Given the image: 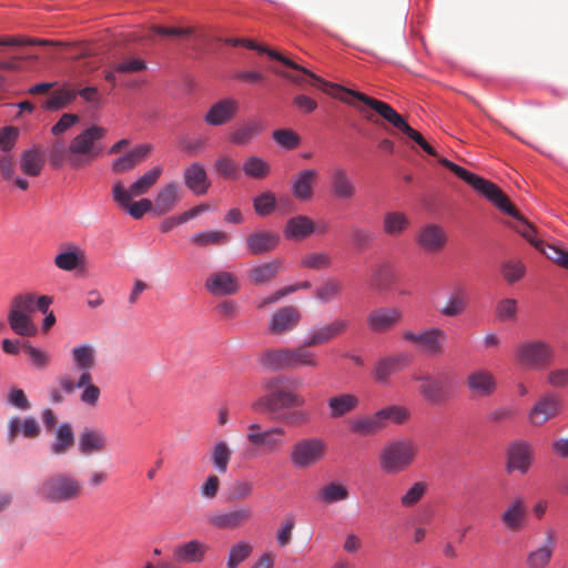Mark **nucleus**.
<instances>
[{
    "label": "nucleus",
    "mask_w": 568,
    "mask_h": 568,
    "mask_svg": "<svg viewBox=\"0 0 568 568\" xmlns=\"http://www.w3.org/2000/svg\"><path fill=\"white\" fill-rule=\"evenodd\" d=\"M438 162L446 169L450 170L467 184H469L475 191L484 195L501 212L518 220L521 225L517 229V231L549 260L555 262L557 265L568 270V252L559 246L545 244L542 241L536 240V231L532 225L529 224L520 215L516 207L510 203L509 199L496 184L467 171L466 169L455 164L448 159L439 158Z\"/></svg>",
    "instance_id": "nucleus-1"
},
{
    "label": "nucleus",
    "mask_w": 568,
    "mask_h": 568,
    "mask_svg": "<svg viewBox=\"0 0 568 568\" xmlns=\"http://www.w3.org/2000/svg\"><path fill=\"white\" fill-rule=\"evenodd\" d=\"M263 387L265 394L252 404L255 412L266 414L273 420L290 426L310 423L311 414L300 409L306 404V399L291 387V378L285 376L270 377L263 382Z\"/></svg>",
    "instance_id": "nucleus-2"
},
{
    "label": "nucleus",
    "mask_w": 568,
    "mask_h": 568,
    "mask_svg": "<svg viewBox=\"0 0 568 568\" xmlns=\"http://www.w3.org/2000/svg\"><path fill=\"white\" fill-rule=\"evenodd\" d=\"M106 130L92 125L77 134L65 146L63 141H55L50 151V162L53 166L67 163L72 169L89 166L102 152L99 140L103 139Z\"/></svg>",
    "instance_id": "nucleus-3"
},
{
    "label": "nucleus",
    "mask_w": 568,
    "mask_h": 568,
    "mask_svg": "<svg viewBox=\"0 0 568 568\" xmlns=\"http://www.w3.org/2000/svg\"><path fill=\"white\" fill-rule=\"evenodd\" d=\"M162 173L163 168L156 165L140 176L128 189L121 181L115 182L112 186L113 201L133 219H141L145 213L154 211L153 203L149 199H141L138 202H132V200L146 194L158 183Z\"/></svg>",
    "instance_id": "nucleus-4"
},
{
    "label": "nucleus",
    "mask_w": 568,
    "mask_h": 568,
    "mask_svg": "<svg viewBox=\"0 0 568 568\" xmlns=\"http://www.w3.org/2000/svg\"><path fill=\"white\" fill-rule=\"evenodd\" d=\"M332 88L338 91L339 95L345 97L349 101L347 102L348 104H354L353 101L349 99L351 97L362 101L371 109L376 111L383 119L393 124L396 129L400 130L408 138L414 140L426 153H428L432 156H437V153L434 150V148L426 142L423 135L413 128H410L407 124V122L402 118V115L397 113L389 104L367 97L361 92L351 89H345L338 84H332Z\"/></svg>",
    "instance_id": "nucleus-5"
},
{
    "label": "nucleus",
    "mask_w": 568,
    "mask_h": 568,
    "mask_svg": "<svg viewBox=\"0 0 568 568\" xmlns=\"http://www.w3.org/2000/svg\"><path fill=\"white\" fill-rule=\"evenodd\" d=\"M40 497L50 504H64L77 500L83 494V484L68 473L48 476L39 486Z\"/></svg>",
    "instance_id": "nucleus-6"
},
{
    "label": "nucleus",
    "mask_w": 568,
    "mask_h": 568,
    "mask_svg": "<svg viewBox=\"0 0 568 568\" xmlns=\"http://www.w3.org/2000/svg\"><path fill=\"white\" fill-rule=\"evenodd\" d=\"M306 347L307 346L304 344L295 348L282 347L266 349L260 354V363L271 371L298 368L303 366L316 368L318 361L315 354L306 349Z\"/></svg>",
    "instance_id": "nucleus-7"
},
{
    "label": "nucleus",
    "mask_w": 568,
    "mask_h": 568,
    "mask_svg": "<svg viewBox=\"0 0 568 568\" xmlns=\"http://www.w3.org/2000/svg\"><path fill=\"white\" fill-rule=\"evenodd\" d=\"M417 452L416 443L410 439L392 440L381 452V468L388 475L399 474L413 464Z\"/></svg>",
    "instance_id": "nucleus-8"
},
{
    "label": "nucleus",
    "mask_w": 568,
    "mask_h": 568,
    "mask_svg": "<svg viewBox=\"0 0 568 568\" xmlns=\"http://www.w3.org/2000/svg\"><path fill=\"white\" fill-rule=\"evenodd\" d=\"M514 356L520 367L541 371L554 362L555 348L544 339H527L516 346Z\"/></svg>",
    "instance_id": "nucleus-9"
},
{
    "label": "nucleus",
    "mask_w": 568,
    "mask_h": 568,
    "mask_svg": "<svg viewBox=\"0 0 568 568\" xmlns=\"http://www.w3.org/2000/svg\"><path fill=\"white\" fill-rule=\"evenodd\" d=\"M564 399L555 392L547 390L537 396L528 408L526 419L529 426L540 428L561 415Z\"/></svg>",
    "instance_id": "nucleus-10"
},
{
    "label": "nucleus",
    "mask_w": 568,
    "mask_h": 568,
    "mask_svg": "<svg viewBox=\"0 0 568 568\" xmlns=\"http://www.w3.org/2000/svg\"><path fill=\"white\" fill-rule=\"evenodd\" d=\"M327 444L320 437H303L296 440L290 450V462L296 469H307L324 459Z\"/></svg>",
    "instance_id": "nucleus-11"
},
{
    "label": "nucleus",
    "mask_w": 568,
    "mask_h": 568,
    "mask_svg": "<svg viewBox=\"0 0 568 568\" xmlns=\"http://www.w3.org/2000/svg\"><path fill=\"white\" fill-rule=\"evenodd\" d=\"M402 338L414 344L420 352L427 355L438 356L445 352L447 334L443 328L428 327L417 333L409 329L404 331Z\"/></svg>",
    "instance_id": "nucleus-12"
},
{
    "label": "nucleus",
    "mask_w": 568,
    "mask_h": 568,
    "mask_svg": "<svg viewBox=\"0 0 568 568\" xmlns=\"http://www.w3.org/2000/svg\"><path fill=\"white\" fill-rule=\"evenodd\" d=\"M247 430V442L253 446L261 447L267 454L281 452L286 444V430L281 426L263 429L260 424L253 423L248 425Z\"/></svg>",
    "instance_id": "nucleus-13"
},
{
    "label": "nucleus",
    "mask_w": 568,
    "mask_h": 568,
    "mask_svg": "<svg viewBox=\"0 0 568 568\" xmlns=\"http://www.w3.org/2000/svg\"><path fill=\"white\" fill-rule=\"evenodd\" d=\"M241 45H244V47H246L247 49H251V50H255V51H257L260 53H266L271 59L280 61L284 65H286V67H288L291 69H294L296 71H301L305 75H308L314 81V85H317L324 92L331 94L334 98L339 99L343 102H349L345 97L339 95L338 91H336V90H334L332 88L333 83L324 81L323 79H321L320 77H317L316 74L311 72L310 70L301 67L300 64L295 63L291 59H288V58L284 57L283 54H281L280 52H277V51H275L273 49L266 48L264 45L257 44L254 41H252L250 39H244V38H241Z\"/></svg>",
    "instance_id": "nucleus-14"
},
{
    "label": "nucleus",
    "mask_w": 568,
    "mask_h": 568,
    "mask_svg": "<svg viewBox=\"0 0 568 568\" xmlns=\"http://www.w3.org/2000/svg\"><path fill=\"white\" fill-rule=\"evenodd\" d=\"M448 374H430L418 372L412 376V381L418 383L417 390L419 395L429 404H440L446 396V379Z\"/></svg>",
    "instance_id": "nucleus-15"
},
{
    "label": "nucleus",
    "mask_w": 568,
    "mask_h": 568,
    "mask_svg": "<svg viewBox=\"0 0 568 568\" xmlns=\"http://www.w3.org/2000/svg\"><path fill=\"white\" fill-rule=\"evenodd\" d=\"M58 382L65 394L69 395L73 394L77 389L82 388L80 400L90 407L97 406L101 396V389L93 383L92 375H79L77 381H73L69 375H63L58 379Z\"/></svg>",
    "instance_id": "nucleus-16"
},
{
    "label": "nucleus",
    "mask_w": 568,
    "mask_h": 568,
    "mask_svg": "<svg viewBox=\"0 0 568 568\" xmlns=\"http://www.w3.org/2000/svg\"><path fill=\"white\" fill-rule=\"evenodd\" d=\"M415 242L424 253L437 254L446 247L448 235L443 226L426 223L416 232Z\"/></svg>",
    "instance_id": "nucleus-17"
},
{
    "label": "nucleus",
    "mask_w": 568,
    "mask_h": 568,
    "mask_svg": "<svg viewBox=\"0 0 568 568\" xmlns=\"http://www.w3.org/2000/svg\"><path fill=\"white\" fill-rule=\"evenodd\" d=\"M557 531L549 527L545 530L541 544L527 552V568H548L557 549Z\"/></svg>",
    "instance_id": "nucleus-18"
},
{
    "label": "nucleus",
    "mask_w": 568,
    "mask_h": 568,
    "mask_svg": "<svg viewBox=\"0 0 568 568\" xmlns=\"http://www.w3.org/2000/svg\"><path fill=\"white\" fill-rule=\"evenodd\" d=\"M503 527L513 534L523 531L528 523L527 504L520 496L514 497L499 516Z\"/></svg>",
    "instance_id": "nucleus-19"
},
{
    "label": "nucleus",
    "mask_w": 568,
    "mask_h": 568,
    "mask_svg": "<svg viewBox=\"0 0 568 568\" xmlns=\"http://www.w3.org/2000/svg\"><path fill=\"white\" fill-rule=\"evenodd\" d=\"M465 385L474 398L491 397L498 388L496 376L486 368L471 371L466 376Z\"/></svg>",
    "instance_id": "nucleus-20"
},
{
    "label": "nucleus",
    "mask_w": 568,
    "mask_h": 568,
    "mask_svg": "<svg viewBox=\"0 0 568 568\" xmlns=\"http://www.w3.org/2000/svg\"><path fill=\"white\" fill-rule=\"evenodd\" d=\"M253 510L248 506H239L226 511H215L207 517L211 526L223 530H235L251 520Z\"/></svg>",
    "instance_id": "nucleus-21"
},
{
    "label": "nucleus",
    "mask_w": 568,
    "mask_h": 568,
    "mask_svg": "<svg viewBox=\"0 0 568 568\" xmlns=\"http://www.w3.org/2000/svg\"><path fill=\"white\" fill-rule=\"evenodd\" d=\"M410 363V356L406 353H396L379 358L373 368V378L379 384H386L390 376Z\"/></svg>",
    "instance_id": "nucleus-22"
},
{
    "label": "nucleus",
    "mask_w": 568,
    "mask_h": 568,
    "mask_svg": "<svg viewBox=\"0 0 568 568\" xmlns=\"http://www.w3.org/2000/svg\"><path fill=\"white\" fill-rule=\"evenodd\" d=\"M403 313L397 307H378L367 315V325L374 333H386L402 321Z\"/></svg>",
    "instance_id": "nucleus-23"
},
{
    "label": "nucleus",
    "mask_w": 568,
    "mask_h": 568,
    "mask_svg": "<svg viewBox=\"0 0 568 568\" xmlns=\"http://www.w3.org/2000/svg\"><path fill=\"white\" fill-rule=\"evenodd\" d=\"M349 327V321L337 317L333 322L315 327L305 339V346H317L326 344L334 338L343 335Z\"/></svg>",
    "instance_id": "nucleus-24"
},
{
    "label": "nucleus",
    "mask_w": 568,
    "mask_h": 568,
    "mask_svg": "<svg viewBox=\"0 0 568 568\" xmlns=\"http://www.w3.org/2000/svg\"><path fill=\"white\" fill-rule=\"evenodd\" d=\"M329 193L339 201H349L355 197L357 187L346 169L334 168L329 175Z\"/></svg>",
    "instance_id": "nucleus-25"
},
{
    "label": "nucleus",
    "mask_w": 568,
    "mask_h": 568,
    "mask_svg": "<svg viewBox=\"0 0 568 568\" xmlns=\"http://www.w3.org/2000/svg\"><path fill=\"white\" fill-rule=\"evenodd\" d=\"M534 449L526 440L514 442L507 453V470H518L526 474L532 463Z\"/></svg>",
    "instance_id": "nucleus-26"
},
{
    "label": "nucleus",
    "mask_w": 568,
    "mask_h": 568,
    "mask_svg": "<svg viewBox=\"0 0 568 568\" xmlns=\"http://www.w3.org/2000/svg\"><path fill=\"white\" fill-rule=\"evenodd\" d=\"M302 314L295 306L277 308L271 316L268 329L274 335H282L294 329L301 322Z\"/></svg>",
    "instance_id": "nucleus-27"
},
{
    "label": "nucleus",
    "mask_w": 568,
    "mask_h": 568,
    "mask_svg": "<svg viewBox=\"0 0 568 568\" xmlns=\"http://www.w3.org/2000/svg\"><path fill=\"white\" fill-rule=\"evenodd\" d=\"M239 102L233 98H225L213 103L204 115L209 125L220 126L229 123L237 114Z\"/></svg>",
    "instance_id": "nucleus-28"
},
{
    "label": "nucleus",
    "mask_w": 568,
    "mask_h": 568,
    "mask_svg": "<svg viewBox=\"0 0 568 568\" xmlns=\"http://www.w3.org/2000/svg\"><path fill=\"white\" fill-rule=\"evenodd\" d=\"M205 288L213 295H233L240 290L235 274L230 272H214L205 281Z\"/></svg>",
    "instance_id": "nucleus-29"
},
{
    "label": "nucleus",
    "mask_w": 568,
    "mask_h": 568,
    "mask_svg": "<svg viewBox=\"0 0 568 568\" xmlns=\"http://www.w3.org/2000/svg\"><path fill=\"white\" fill-rule=\"evenodd\" d=\"M183 181L185 186L195 195H204L211 182L203 164L193 162L187 165L183 171Z\"/></svg>",
    "instance_id": "nucleus-30"
},
{
    "label": "nucleus",
    "mask_w": 568,
    "mask_h": 568,
    "mask_svg": "<svg viewBox=\"0 0 568 568\" xmlns=\"http://www.w3.org/2000/svg\"><path fill=\"white\" fill-rule=\"evenodd\" d=\"M152 151V145L150 144H140L125 154L115 159L112 163V171L114 173L121 174L129 171H132L140 163L145 161Z\"/></svg>",
    "instance_id": "nucleus-31"
},
{
    "label": "nucleus",
    "mask_w": 568,
    "mask_h": 568,
    "mask_svg": "<svg viewBox=\"0 0 568 568\" xmlns=\"http://www.w3.org/2000/svg\"><path fill=\"white\" fill-rule=\"evenodd\" d=\"M359 397L352 393H338L327 399L328 416L331 419H339L359 406Z\"/></svg>",
    "instance_id": "nucleus-32"
},
{
    "label": "nucleus",
    "mask_w": 568,
    "mask_h": 568,
    "mask_svg": "<svg viewBox=\"0 0 568 568\" xmlns=\"http://www.w3.org/2000/svg\"><path fill=\"white\" fill-rule=\"evenodd\" d=\"M71 357L79 375H92L91 371L97 366V349L92 344L83 343L71 349Z\"/></svg>",
    "instance_id": "nucleus-33"
},
{
    "label": "nucleus",
    "mask_w": 568,
    "mask_h": 568,
    "mask_svg": "<svg viewBox=\"0 0 568 568\" xmlns=\"http://www.w3.org/2000/svg\"><path fill=\"white\" fill-rule=\"evenodd\" d=\"M318 179V172L315 169H307L298 172L292 180V194L300 201H310L313 197V185Z\"/></svg>",
    "instance_id": "nucleus-34"
},
{
    "label": "nucleus",
    "mask_w": 568,
    "mask_h": 568,
    "mask_svg": "<svg viewBox=\"0 0 568 568\" xmlns=\"http://www.w3.org/2000/svg\"><path fill=\"white\" fill-rule=\"evenodd\" d=\"M316 232V224L306 215H296L287 220L284 236L291 241H303Z\"/></svg>",
    "instance_id": "nucleus-35"
},
{
    "label": "nucleus",
    "mask_w": 568,
    "mask_h": 568,
    "mask_svg": "<svg viewBox=\"0 0 568 568\" xmlns=\"http://www.w3.org/2000/svg\"><path fill=\"white\" fill-rule=\"evenodd\" d=\"M207 547L199 540L179 544L173 548V559L179 564H195L204 559Z\"/></svg>",
    "instance_id": "nucleus-36"
},
{
    "label": "nucleus",
    "mask_w": 568,
    "mask_h": 568,
    "mask_svg": "<svg viewBox=\"0 0 568 568\" xmlns=\"http://www.w3.org/2000/svg\"><path fill=\"white\" fill-rule=\"evenodd\" d=\"M40 432L41 428L36 418L27 417L22 419L20 417H12L8 423L7 439L12 445L20 434L26 438H36L40 435Z\"/></svg>",
    "instance_id": "nucleus-37"
},
{
    "label": "nucleus",
    "mask_w": 568,
    "mask_h": 568,
    "mask_svg": "<svg viewBox=\"0 0 568 568\" xmlns=\"http://www.w3.org/2000/svg\"><path fill=\"white\" fill-rule=\"evenodd\" d=\"M349 432L361 437L374 436L385 427L377 412L372 415L357 416L348 422Z\"/></svg>",
    "instance_id": "nucleus-38"
},
{
    "label": "nucleus",
    "mask_w": 568,
    "mask_h": 568,
    "mask_svg": "<svg viewBox=\"0 0 568 568\" xmlns=\"http://www.w3.org/2000/svg\"><path fill=\"white\" fill-rule=\"evenodd\" d=\"M181 200L180 189L175 182H170L159 190L153 206L154 213L163 215L171 212Z\"/></svg>",
    "instance_id": "nucleus-39"
},
{
    "label": "nucleus",
    "mask_w": 568,
    "mask_h": 568,
    "mask_svg": "<svg viewBox=\"0 0 568 568\" xmlns=\"http://www.w3.org/2000/svg\"><path fill=\"white\" fill-rule=\"evenodd\" d=\"M280 243V235L272 231L254 232L246 239L251 254L260 255L274 250Z\"/></svg>",
    "instance_id": "nucleus-40"
},
{
    "label": "nucleus",
    "mask_w": 568,
    "mask_h": 568,
    "mask_svg": "<svg viewBox=\"0 0 568 568\" xmlns=\"http://www.w3.org/2000/svg\"><path fill=\"white\" fill-rule=\"evenodd\" d=\"M410 226V219L402 211H389L383 215V232L390 237L402 236Z\"/></svg>",
    "instance_id": "nucleus-41"
},
{
    "label": "nucleus",
    "mask_w": 568,
    "mask_h": 568,
    "mask_svg": "<svg viewBox=\"0 0 568 568\" xmlns=\"http://www.w3.org/2000/svg\"><path fill=\"white\" fill-rule=\"evenodd\" d=\"M348 498V487L338 480H332L326 483L317 491V500L326 506L345 501Z\"/></svg>",
    "instance_id": "nucleus-42"
},
{
    "label": "nucleus",
    "mask_w": 568,
    "mask_h": 568,
    "mask_svg": "<svg viewBox=\"0 0 568 568\" xmlns=\"http://www.w3.org/2000/svg\"><path fill=\"white\" fill-rule=\"evenodd\" d=\"M106 448V438L101 430L85 428L79 437V450L84 455L102 452Z\"/></svg>",
    "instance_id": "nucleus-43"
},
{
    "label": "nucleus",
    "mask_w": 568,
    "mask_h": 568,
    "mask_svg": "<svg viewBox=\"0 0 568 568\" xmlns=\"http://www.w3.org/2000/svg\"><path fill=\"white\" fill-rule=\"evenodd\" d=\"M84 251L75 245H69L64 252L54 257V265L62 271L71 272L84 264Z\"/></svg>",
    "instance_id": "nucleus-44"
},
{
    "label": "nucleus",
    "mask_w": 568,
    "mask_h": 568,
    "mask_svg": "<svg viewBox=\"0 0 568 568\" xmlns=\"http://www.w3.org/2000/svg\"><path fill=\"white\" fill-rule=\"evenodd\" d=\"M211 463L215 470L220 474H225L232 457V448L224 439H217L211 447Z\"/></svg>",
    "instance_id": "nucleus-45"
},
{
    "label": "nucleus",
    "mask_w": 568,
    "mask_h": 568,
    "mask_svg": "<svg viewBox=\"0 0 568 568\" xmlns=\"http://www.w3.org/2000/svg\"><path fill=\"white\" fill-rule=\"evenodd\" d=\"M281 268L282 262L278 260L257 265L248 271V280L254 285L268 283L276 277Z\"/></svg>",
    "instance_id": "nucleus-46"
},
{
    "label": "nucleus",
    "mask_w": 568,
    "mask_h": 568,
    "mask_svg": "<svg viewBox=\"0 0 568 568\" xmlns=\"http://www.w3.org/2000/svg\"><path fill=\"white\" fill-rule=\"evenodd\" d=\"M262 132V125L257 121H248L235 128L227 136L229 141L239 146L247 145Z\"/></svg>",
    "instance_id": "nucleus-47"
},
{
    "label": "nucleus",
    "mask_w": 568,
    "mask_h": 568,
    "mask_svg": "<svg viewBox=\"0 0 568 568\" xmlns=\"http://www.w3.org/2000/svg\"><path fill=\"white\" fill-rule=\"evenodd\" d=\"M44 166V155L39 149L23 151L20 160L21 171L29 176H38Z\"/></svg>",
    "instance_id": "nucleus-48"
},
{
    "label": "nucleus",
    "mask_w": 568,
    "mask_h": 568,
    "mask_svg": "<svg viewBox=\"0 0 568 568\" xmlns=\"http://www.w3.org/2000/svg\"><path fill=\"white\" fill-rule=\"evenodd\" d=\"M395 282V274L389 263L381 262L373 266L372 286L379 291L388 290Z\"/></svg>",
    "instance_id": "nucleus-49"
},
{
    "label": "nucleus",
    "mask_w": 568,
    "mask_h": 568,
    "mask_svg": "<svg viewBox=\"0 0 568 568\" xmlns=\"http://www.w3.org/2000/svg\"><path fill=\"white\" fill-rule=\"evenodd\" d=\"M343 291V283L336 277L325 278L314 291V296L322 304H327L338 298Z\"/></svg>",
    "instance_id": "nucleus-50"
},
{
    "label": "nucleus",
    "mask_w": 568,
    "mask_h": 568,
    "mask_svg": "<svg viewBox=\"0 0 568 568\" xmlns=\"http://www.w3.org/2000/svg\"><path fill=\"white\" fill-rule=\"evenodd\" d=\"M242 170L248 179L264 180L271 173V164L260 156L251 155L244 160Z\"/></svg>",
    "instance_id": "nucleus-51"
},
{
    "label": "nucleus",
    "mask_w": 568,
    "mask_h": 568,
    "mask_svg": "<svg viewBox=\"0 0 568 568\" xmlns=\"http://www.w3.org/2000/svg\"><path fill=\"white\" fill-rule=\"evenodd\" d=\"M74 445V433L71 424H62L55 433L54 443L51 445L50 450L53 455H64Z\"/></svg>",
    "instance_id": "nucleus-52"
},
{
    "label": "nucleus",
    "mask_w": 568,
    "mask_h": 568,
    "mask_svg": "<svg viewBox=\"0 0 568 568\" xmlns=\"http://www.w3.org/2000/svg\"><path fill=\"white\" fill-rule=\"evenodd\" d=\"M8 323L10 328L20 336H34L38 331L29 315L18 312H9Z\"/></svg>",
    "instance_id": "nucleus-53"
},
{
    "label": "nucleus",
    "mask_w": 568,
    "mask_h": 568,
    "mask_svg": "<svg viewBox=\"0 0 568 568\" xmlns=\"http://www.w3.org/2000/svg\"><path fill=\"white\" fill-rule=\"evenodd\" d=\"M377 413L384 427H386L388 423H394L397 425L405 424L410 417V413L407 408L397 405L384 407L377 410Z\"/></svg>",
    "instance_id": "nucleus-54"
},
{
    "label": "nucleus",
    "mask_w": 568,
    "mask_h": 568,
    "mask_svg": "<svg viewBox=\"0 0 568 568\" xmlns=\"http://www.w3.org/2000/svg\"><path fill=\"white\" fill-rule=\"evenodd\" d=\"M300 265L313 271L327 270L332 265V257L326 252H310L301 258Z\"/></svg>",
    "instance_id": "nucleus-55"
},
{
    "label": "nucleus",
    "mask_w": 568,
    "mask_h": 568,
    "mask_svg": "<svg viewBox=\"0 0 568 568\" xmlns=\"http://www.w3.org/2000/svg\"><path fill=\"white\" fill-rule=\"evenodd\" d=\"M227 240V233L219 230L200 232L191 237V242L200 247L210 245H222L226 243Z\"/></svg>",
    "instance_id": "nucleus-56"
},
{
    "label": "nucleus",
    "mask_w": 568,
    "mask_h": 568,
    "mask_svg": "<svg viewBox=\"0 0 568 568\" xmlns=\"http://www.w3.org/2000/svg\"><path fill=\"white\" fill-rule=\"evenodd\" d=\"M75 98L77 91L74 90H57L48 100H45L43 108L50 111H57L67 108Z\"/></svg>",
    "instance_id": "nucleus-57"
},
{
    "label": "nucleus",
    "mask_w": 568,
    "mask_h": 568,
    "mask_svg": "<svg viewBox=\"0 0 568 568\" xmlns=\"http://www.w3.org/2000/svg\"><path fill=\"white\" fill-rule=\"evenodd\" d=\"M253 207L258 216H268L276 209V196L271 191H264L253 199Z\"/></svg>",
    "instance_id": "nucleus-58"
},
{
    "label": "nucleus",
    "mask_w": 568,
    "mask_h": 568,
    "mask_svg": "<svg viewBox=\"0 0 568 568\" xmlns=\"http://www.w3.org/2000/svg\"><path fill=\"white\" fill-rule=\"evenodd\" d=\"M467 307V301L462 291L450 294L446 305L440 310V313L448 317H456L460 315Z\"/></svg>",
    "instance_id": "nucleus-59"
},
{
    "label": "nucleus",
    "mask_w": 568,
    "mask_h": 568,
    "mask_svg": "<svg viewBox=\"0 0 568 568\" xmlns=\"http://www.w3.org/2000/svg\"><path fill=\"white\" fill-rule=\"evenodd\" d=\"M253 551V547L246 541H239L233 545L229 552V558L226 562L227 568H236L241 562H243Z\"/></svg>",
    "instance_id": "nucleus-60"
},
{
    "label": "nucleus",
    "mask_w": 568,
    "mask_h": 568,
    "mask_svg": "<svg viewBox=\"0 0 568 568\" xmlns=\"http://www.w3.org/2000/svg\"><path fill=\"white\" fill-rule=\"evenodd\" d=\"M216 173L226 180L239 178V168L236 162L227 155H221L214 163Z\"/></svg>",
    "instance_id": "nucleus-61"
},
{
    "label": "nucleus",
    "mask_w": 568,
    "mask_h": 568,
    "mask_svg": "<svg viewBox=\"0 0 568 568\" xmlns=\"http://www.w3.org/2000/svg\"><path fill=\"white\" fill-rule=\"evenodd\" d=\"M253 489L254 485L252 481L246 479L235 480L230 487L227 498L231 501L244 500L252 495Z\"/></svg>",
    "instance_id": "nucleus-62"
},
{
    "label": "nucleus",
    "mask_w": 568,
    "mask_h": 568,
    "mask_svg": "<svg viewBox=\"0 0 568 568\" xmlns=\"http://www.w3.org/2000/svg\"><path fill=\"white\" fill-rule=\"evenodd\" d=\"M427 490V484L424 481L415 483L402 497L403 507H413L418 504Z\"/></svg>",
    "instance_id": "nucleus-63"
},
{
    "label": "nucleus",
    "mask_w": 568,
    "mask_h": 568,
    "mask_svg": "<svg viewBox=\"0 0 568 568\" xmlns=\"http://www.w3.org/2000/svg\"><path fill=\"white\" fill-rule=\"evenodd\" d=\"M36 296L31 293L17 295L11 302L9 312H18L23 315H29L34 312Z\"/></svg>",
    "instance_id": "nucleus-64"
}]
</instances>
